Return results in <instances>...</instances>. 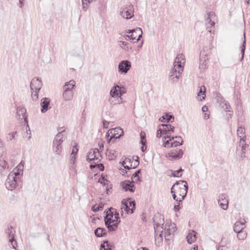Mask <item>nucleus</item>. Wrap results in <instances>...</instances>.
<instances>
[{
	"label": "nucleus",
	"mask_w": 250,
	"mask_h": 250,
	"mask_svg": "<svg viewBox=\"0 0 250 250\" xmlns=\"http://www.w3.org/2000/svg\"><path fill=\"white\" fill-rule=\"evenodd\" d=\"M174 127L169 124H162L157 127V137H162L163 146L166 148L176 147L183 144L181 137H171L174 132Z\"/></svg>",
	"instance_id": "1"
},
{
	"label": "nucleus",
	"mask_w": 250,
	"mask_h": 250,
	"mask_svg": "<svg viewBox=\"0 0 250 250\" xmlns=\"http://www.w3.org/2000/svg\"><path fill=\"white\" fill-rule=\"evenodd\" d=\"M188 189L187 182L181 180L176 182L171 189L174 199L177 202H181L186 197Z\"/></svg>",
	"instance_id": "2"
},
{
	"label": "nucleus",
	"mask_w": 250,
	"mask_h": 250,
	"mask_svg": "<svg viewBox=\"0 0 250 250\" xmlns=\"http://www.w3.org/2000/svg\"><path fill=\"white\" fill-rule=\"evenodd\" d=\"M104 222L109 230L113 231L117 229L120 220L119 214L115 209L111 208L107 211Z\"/></svg>",
	"instance_id": "3"
},
{
	"label": "nucleus",
	"mask_w": 250,
	"mask_h": 250,
	"mask_svg": "<svg viewBox=\"0 0 250 250\" xmlns=\"http://www.w3.org/2000/svg\"><path fill=\"white\" fill-rule=\"evenodd\" d=\"M101 157V155L98 149H91L89 151L87 159L89 162H91L92 163L95 164V165H90L91 168L97 167L100 170L102 171L104 170V167L103 164H97V163H98L100 161Z\"/></svg>",
	"instance_id": "4"
},
{
	"label": "nucleus",
	"mask_w": 250,
	"mask_h": 250,
	"mask_svg": "<svg viewBox=\"0 0 250 250\" xmlns=\"http://www.w3.org/2000/svg\"><path fill=\"white\" fill-rule=\"evenodd\" d=\"M121 214L125 217L127 214H131L133 213L135 209V202L131 201L130 199L124 200L122 202Z\"/></svg>",
	"instance_id": "5"
},
{
	"label": "nucleus",
	"mask_w": 250,
	"mask_h": 250,
	"mask_svg": "<svg viewBox=\"0 0 250 250\" xmlns=\"http://www.w3.org/2000/svg\"><path fill=\"white\" fill-rule=\"evenodd\" d=\"M124 135V131L120 127H115L108 130L107 132V140L108 143L114 141L113 139L119 138Z\"/></svg>",
	"instance_id": "6"
},
{
	"label": "nucleus",
	"mask_w": 250,
	"mask_h": 250,
	"mask_svg": "<svg viewBox=\"0 0 250 250\" xmlns=\"http://www.w3.org/2000/svg\"><path fill=\"white\" fill-rule=\"evenodd\" d=\"M120 15L125 19H131L134 16V8L132 4L126 5L120 9Z\"/></svg>",
	"instance_id": "7"
},
{
	"label": "nucleus",
	"mask_w": 250,
	"mask_h": 250,
	"mask_svg": "<svg viewBox=\"0 0 250 250\" xmlns=\"http://www.w3.org/2000/svg\"><path fill=\"white\" fill-rule=\"evenodd\" d=\"M185 58L183 54H181L177 56L173 63V67L178 69V73H182L185 63Z\"/></svg>",
	"instance_id": "8"
},
{
	"label": "nucleus",
	"mask_w": 250,
	"mask_h": 250,
	"mask_svg": "<svg viewBox=\"0 0 250 250\" xmlns=\"http://www.w3.org/2000/svg\"><path fill=\"white\" fill-rule=\"evenodd\" d=\"M183 154V151L181 149H172L167 153L166 157L169 160L174 161L181 159Z\"/></svg>",
	"instance_id": "9"
},
{
	"label": "nucleus",
	"mask_w": 250,
	"mask_h": 250,
	"mask_svg": "<svg viewBox=\"0 0 250 250\" xmlns=\"http://www.w3.org/2000/svg\"><path fill=\"white\" fill-rule=\"evenodd\" d=\"M42 86L41 79L38 77L33 78L30 82V88L32 92L38 94Z\"/></svg>",
	"instance_id": "10"
},
{
	"label": "nucleus",
	"mask_w": 250,
	"mask_h": 250,
	"mask_svg": "<svg viewBox=\"0 0 250 250\" xmlns=\"http://www.w3.org/2000/svg\"><path fill=\"white\" fill-rule=\"evenodd\" d=\"M139 164V161L136 160H131L129 158H126L122 162V165L125 168L128 169H134L137 167Z\"/></svg>",
	"instance_id": "11"
},
{
	"label": "nucleus",
	"mask_w": 250,
	"mask_h": 250,
	"mask_svg": "<svg viewBox=\"0 0 250 250\" xmlns=\"http://www.w3.org/2000/svg\"><path fill=\"white\" fill-rule=\"evenodd\" d=\"M6 187L8 190H12L14 189L17 185V180L16 176L12 173H10L7 179L6 183Z\"/></svg>",
	"instance_id": "12"
},
{
	"label": "nucleus",
	"mask_w": 250,
	"mask_h": 250,
	"mask_svg": "<svg viewBox=\"0 0 250 250\" xmlns=\"http://www.w3.org/2000/svg\"><path fill=\"white\" fill-rule=\"evenodd\" d=\"M131 67V63L127 60L121 61L118 65V71L121 74H126Z\"/></svg>",
	"instance_id": "13"
},
{
	"label": "nucleus",
	"mask_w": 250,
	"mask_h": 250,
	"mask_svg": "<svg viewBox=\"0 0 250 250\" xmlns=\"http://www.w3.org/2000/svg\"><path fill=\"white\" fill-rule=\"evenodd\" d=\"M182 73H178V69L172 67L169 74V80L172 83H177Z\"/></svg>",
	"instance_id": "14"
},
{
	"label": "nucleus",
	"mask_w": 250,
	"mask_h": 250,
	"mask_svg": "<svg viewBox=\"0 0 250 250\" xmlns=\"http://www.w3.org/2000/svg\"><path fill=\"white\" fill-rule=\"evenodd\" d=\"M215 18V15L214 12H209L207 14V17L206 19V23L207 25V29L209 32H211V30L209 29V24L211 25V27L214 26L215 22L214 21V20Z\"/></svg>",
	"instance_id": "15"
},
{
	"label": "nucleus",
	"mask_w": 250,
	"mask_h": 250,
	"mask_svg": "<svg viewBox=\"0 0 250 250\" xmlns=\"http://www.w3.org/2000/svg\"><path fill=\"white\" fill-rule=\"evenodd\" d=\"M208 59V55L205 54V52H201L199 59V68L200 69L203 70L206 68Z\"/></svg>",
	"instance_id": "16"
},
{
	"label": "nucleus",
	"mask_w": 250,
	"mask_h": 250,
	"mask_svg": "<svg viewBox=\"0 0 250 250\" xmlns=\"http://www.w3.org/2000/svg\"><path fill=\"white\" fill-rule=\"evenodd\" d=\"M166 233L168 235L173 234L177 230L176 224L171 222H167L165 225Z\"/></svg>",
	"instance_id": "17"
},
{
	"label": "nucleus",
	"mask_w": 250,
	"mask_h": 250,
	"mask_svg": "<svg viewBox=\"0 0 250 250\" xmlns=\"http://www.w3.org/2000/svg\"><path fill=\"white\" fill-rule=\"evenodd\" d=\"M121 186L126 191L134 192L135 189L134 184L129 181L123 182L121 183Z\"/></svg>",
	"instance_id": "18"
},
{
	"label": "nucleus",
	"mask_w": 250,
	"mask_h": 250,
	"mask_svg": "<svg viewBox=\"0 0 250 250\" xmlns=\"http://www.w3.org/2000/svg\"><path fill=\"white\" fill-rule=\"evenodd\" d=\"M126 92V89L125 87L116 85L111 89L109 94H125Z\"/></svg>",
	"instance_id": "19"
},
{
	"label": "nucleus",
	"mask_w": 250,
	"mask_h": 250,
	"mask_svg": "<svg viewBox=\"0 0 250 250\" xmlns=\"http://www.w3.org/2000/svg\"><path fill=\"white\" fill-rule=\"evenodd\" d=\"M59 137L60 135L58 134L53 143L54 146H56L55 151L58 154H60L61 152L62 146L61 145L63 141L61 138L59 139Z\"/></svg>",
	"instance_id": "20"
},
{
	"label": "nucleus",
	"mask_w": 250,
	"mask_h": 250,
	"mask_svg": "<svg viewBox=\"0 0 250 250\" xmlns=\"http://www.w3.org/2000/svg\"><path fill=\"white\" fill-rule=\"evenodd\" d=\"M118 45L126 52H129L132 49V47L130 43L123 41H119L118 42Z\"/></svg>",
	"instance_id": "21"
},
{
	"label": "nucleus",
	"mask_w": 250,
	"mask_h": 250,
	"mask_svg": "<svg viewBox=\"0 0 250 250\" xmlns=\"http://www.w3.org/2000/svg\"><path fill=\"white\" fill-rule=\"evenodd\" d=\"M50 104V99L48 98H43L41 100V105L42 106L41 111L44 113L48 109V105Z\"/></svg>",
	"instance_id": "22"
},
{
	"label": "nucleus",
	"mask_w": 250,
	"mask_h": 250,
	"mask_svg": "<svg viewBox=\"0 0 250 250\" xmlns=\"http://www.w3.org/2000/svg\"><path fill=\"white\" fill-rule=\"evenodd\" d=\"M121 95H110L109 102L113 104H120L122 102Z\"/></svg>",
	"instance_id": "23"
},
{
	"label": "nucleus",
	"mask_w": 250,
	"mask_h": 250,
	"mask_svg": "<svg viewBox=\"0 0 250 250\" xmlns=\"http://www.w3.org/2000/svg\"><path fill=\"white\" fill-rule=\"evenodd\" d=\"M75 85V82L74 80H70L69 82L66 83L63 87L64 92H68L72 91V89Z\"/></svg>",
	"instance_id": "24"
},
{
	"label": "nucleus",
	"mask_w": 250,
	"mask_h": 250,
	"mask_svg": "<svg viewBox=\"0 0 250 250\" xmlns=\"http://www.w3.org/2000/svg\"><path fill=\"white\" fill-rule=\"evenodd\" d=\"M245 227V223L240 221H237L234 225L233 229L234 231L237 233L243 230Z\"/></svg>",
	"instance_id": "25"
},
{
	"label": "nucleus",
	"mask_w": 250,
	"mask_h": 250,
	"mask_svg": "<svg viewBox=\"0 0 250 250\" xmlns=\"http://www.w3.org/2000/svg\"><path fill=\"white\" fill-rule=\"evenodd\" d=\"M125 32L126 33H128V34L133 33H135V34L139 33V34L138 38L136 39V42H138L140 40L141 38L142 37V34H143L142 30L141 28H136L135 29H132V30L127 29V30H125Z\"/></svg>",
	"instance_id": "26"
},
{
	"label": "nucleus",
	"mask_w": 250,
	"mask_h": 250,
	"mask_svg": "<svg viewBox=\"0 0 250 250\" xmlns=\"http://www.w3.org/2000/svg\"><path fill=\"white\" fill-rule=\"evenodd\" d=\"M24 167V163L21 162L19 165L15 168L13 172V174H14V176L16 177L20 175L22 172Z\"/></svg>",
	"instance_id": "27"
},
{
	"label": "nucleus",
	"mask_w": 250,
	"mask_h": 250,
	"mask_svg": "<svg viewBox=\"0 0 250 250\" xmlns=\"http://www.w3.org/2000/svg\"><path fill=\"white\" fill-rule=\"evenodd\" d=\"M98 182L100 183L103 187H105L106 190H107L109 182L107 179V176L102 175L98 180Z\"/></svg>",
	"instance_id": "28"
},
{
	"label": "nucleus",
	"mask_w": 250,
	"mask_h": 250,
	"mask_svg": "<svg viewBox=\"0 0 250 250\" xmlns=\"http://www.w3.org/2000/svg\"><path fill=\"white\" fill-rule=\"evenodd\" d=\"M237 132L238 137L240 138V141L245 142L246 139L245 128L241 126L239 127L237 129Z\"/></svg>",
	"instance_id": "29"
},
{
	"label": "nucleus",
	"mask_w": 250,
	"mask_h": 250,
	"mask_svg": "<svg viewBox=\"0 0 250 250\" xmlns=\"http://www.w3.org/2000/svg\"><path fill=\"white\" fill-rule=\"evenodd\" d=\"M187 241L188 243L191 244L195 242L196 240V232L192 231L189 232L187 236Z\"/></svg>",
	"instance_id": "30"
},
{
	"label": "nucleus",
	"mask_w": 250,
	"mask_h": 250,
	"mask_svg": "<svg viewBox=\"0 0 250 250\" xmlns=\"http://www.w3.org/2000/svg\"><path fill=\"white\" fill-rule=\"evenodd\" d=\"M106 155L109 160H114L117 156V154L116 151L110 149H108L107 150Z\"/></svg>",
	"instance_id": "31"
},
{
	"label": "nucleus",
	"mask_w": 250,
	"mask_h": 250,
	"mask_svg": "<svg viewBox=\"0 0 250 250\" xmlns=\"http://www.w3.org/2000/svg\"><path fill=\"white\" fill-rule=\"evenodd\" d=\"M220 207L223 209H227L228 207V201L227 199H222L219 200Z\"/></svg>",
	"instance_id": "32"
},
{
	"label": "nucleus",
	"mask_w": 250,
	"mask_h": 250,
	"mask_svg": "<svg viewBox=\"0 0 250 250\" xmlns=\"http://www.w3.org/2000/svg\"><path fill=\"white\" fill-rule=\"evenodd\" d=\"M105 229L99 228L95 230V234L98 237H102L105 234Z\"/></svg>",
	"instance_id": "33"
},
{
	"label": "nucleus",
	"mask_w": 250,
	"mask_h": 250,
	"mask_svg": "<svg viewBox=\"0 0 250 250\" xmlns=\"http://www.w3.org/2000/svg\"><path fill=\"white\" fill-rule=\"evenodd\" d=\"M202 111L203 113V117L205 120H207L209 117L210 112L208 110V107L206 105H204L202 107Z\"/></svg>",
	"instance_id": "34"
},
{
	"label": "nucleus",
	"mask_w": 250,
	"mask_h": 250,
	"mask_svg": "<svg viewBox=\"0 0 250 250\" xmlns=\"http://www.w3.org/2000/svg\"><path fill=\"white\" fill-rule=\"evenodd\" d=\"M101 250H112V245L107 241H104L101 246Z\"/></svg>",
	"instance_id": "35"
},
{
	"label": "nucleus",
	"mask_w": 250,
	"mask_h": 250,
	"mask_svg": "<svg viewBox=\"0 0 250 250\" xmlns=\"http://www.w3.org/2000/svg\"><path fill=\"white\" fill-rule=\"evenodd\" d=\"M83 9V11H86L88 8V5L93 1H95L97 0H82Z\"/></svg>",
	"instance_id": "36"
},
{
	"label": "nucleus",
	"mask_w": 250,
	"mask_h": 250,
	"mask_svg": "<svg viewBox=\"0 0 250 250\" xmlns=\"http://www.w3.org/2000/svg\"><path fill=\"white\" fill-rule=\"evenodd\" d=\"M140 173V170L136 171L131 177L132 183L133 184L137 183L140 180L139 174Z\"/></svg>",
	"instance_id": "37"
},
{
	"label": "nucleus",
	"mask_w": 250,
	"mask_h": 250,
	"mask_svg": "<svg viewBox=\"0 0 250 250\" xmlns=\"http://www.w3.org/2000/svg\"><path fill=\"white\" fill-rule=\"evenodd\" d=\"M79 150V148L78 147V145H76L72 149V153L71 154V157H72V161H73V163L74 162V160L76 159V155L78 153Z\"/></svg>",
	"instance_id": "38"
},
{
	"label": "nucleus",
	"mask_w": 250,
	"mask_h": 250,
	"mask_svg": "<svg viewBox=\"0 0 250 250\" xmlns=\"http://www.w3.org/2000/svg\"><path fill=\"white\" fill-rule=\"evenodd\" d=\"M171 119L174 120V118L172 116L168 114H166L161 117L159 120L161 122H169Z\"/></svg>",
	"instance_id": "39"
},
{
	"label": "nucleus",
	"mask_w": 250,
	"mask_h": 250,
	"mask_svg": "<svg viewBox=\"0 0 250 250\" xmlns=\"http://www.w3.org/2000/svg\"><path fill=\"white\" fill-rule=\"evenodd\" d=\"M244 41L243 42V44L240 47V49H241V54H242V58H241V60H242L243 59V58H244V53H245V49H246V39H245V33H244Z\"/></svg>",
	"instance_id": "40"
},
{
	"label": "nucleus",
	"mask_w": 250,
	"mask_h": 250,
	"mask_svg": "<svg viewBox=\"0 0 250 250\" xmlns=\"http://www.w3.org/2000/svg\"><path fill=\"white\" fill-rule=\"evenodd\" d=\"M237 237L239 240H244L246 238L247 236V232L244 231L242 230L241 231L237 232Z\"/></svg>",
	"instance_id": "41"
},
{
	"label": "nucleus",
	"mask_w": 250,
	"mask_h": 250,
	"mask_svg": "<svg viewBox=\"0 0 250 250\" xmlns=\"http://www.w3.org/2000/svg\"><path fill=\"white\" fill-rule=\"evenodd\" d=\"M25 112L26 110L24 108L21 107L17 109V114L19 115V117L22 116L23 118H24Z\"/></svg>",
	"instance_id": "42"
},
{
	"label": "nucleus",
	"mask_w": 250,
	"mask_h": 250,
	"mask_svg": "<svg viewBox=\"0 0 250 250\" xmlns=\"http://www.w3.org/2000/svg\"><path fill=\"white\" fill-rule=\"evenodd\" d=\"M183 171V170L182 169H180L178 170H175L172 173V175L173 176V177H181V175H182V173L181 172Z\"/></svg>",
	"instance_id": "43"
},
{
	"label": "nucleus",
	"mask_w": 250,
	"mask_h": 250,
	"mask_svg": "<svg viewBox=\"0 0 250 250\" xmlns=\"http://www.w3.org/2000/svg\"><path fill=\"white\" fill-rule=\"evenodd\" d=\"M141 143L142 144L143 146L142 147V151L144 152L146 149V139L141 140Z\"/></svg>",
	"instance_id": "44"
},
{
	"label": "nucleus",
	"mask_w": 250,
	"mask_h": 250,
	"mask_svg": "<svg viewBox=\"0 0 250 250\" xmlns=\"http://www.w3.org/2000/svg\"><path fill=\"white\" fill-rule=\"evenodd\" d=\"M199 91L197 92V94H205L206 93V87L205 86L202 85L200 87H199Z\"/></svg>",
	"instance_id": "45"
},
{
	"label": "nucleus",
	"mask_w": 250,
	"mask_h": 250,
	"mask_svg": "<svg viewBox=\"0 0 250 250\" xmlns=\"http://www.w3.org/2000/svg\"><path fill=\"white\" fill-rule=\"evenodd\" d=\"M102 208V207H99V206H98L96 205H95L92 207V209L93 211L96 212V211H98L99 210H100V208Z\"/></svg>",
	"instance_id": "46"
},
{
	"label": "nucleus",
	"mask_w": 250,
	"mask_h": 250,
	"mask_svg": "<svg viewBox=\"0 0 250 250\" xmlns=\"http://www.w3.org/2000/svg\"><path fill=\"white\" fill-rule=\"evenodd\" d=\"M180 202H178L177 203V205H175L174 206V209L176 210V211H179L180 208H181L180 207Z\"/></svg>",
	"instance_id": "47"
},
{
	"label": "nucleus",
	"mask_w": 250,
	"mask_h": 250,
	"mask_svg": "<svg viewBox=\"0 0 250 250\" xmlns=\"http://www.w3.org/2000/svg\"><path fill=\"white\" fill-rule=\"evenodd\" d=\"M122 36L124 37V39H125L126 41H130L131 40L130 35H122Z\"/></svg>",
	"instance_id": "48"
},
{
	"label": "nucleus",
	"mask_w": 250,
	"mask_h": 250,
	"mask_svg": "<svg viewBox=\"0 0 250 250\" xmlns=\"http://www.w3.org/2000/svg\"><path fill=\"white\" fill-rule=\"evenodd\" d=\"M141 139L143 140L146 139V133L144 131H141L140 133Z\"/></svg>",
	"instance_id": "49"
},
{
	"label": "nucleus",
	"mask_w": 250,
	"mask_h": 250,
	"mask_svg": "<svg viewBox=\"0 0 250 250\" xmlns=\"http://www.w3.org/2000/svg\"><path fill=\"white\" fill-rule=\"evenodd\" d=\"M202 98L200 97V95H198L197 100L202 101L205 99L206 95H202Z\"/></svg>",
	"instance_id": "50"
},
{
	"label": "nucleus",
	"mask_w": 250,
	"mask_h": 250,
	"mask_svg": "<svg viewBox=\"0 0 250 250\" xmlns=\"http://www.w3.org/2000/svg\"><path fill=\"white\" fill-rule=\"evenodd\" d=\"M135 33H132V34L130 35L131 39V40H136V36H135Z\"/></svg>",
	"instance_id": "51"
},
{
	"label": "nucleus",
	"mask_w": 250,
	"mask_h": 250,
	"mask_svg": "<svg viewBox=\"0 0 250 250\" xmlns=\"http://www.w3.org/2000/svg\"><path fill=\"white\" fill-rule=\"evenodd\" d=\"M99 145L100 146V148L101 149L102 148L104 147V143L103 141H100V142L99 143Z\"/></svg>",
	"instance_id": "52"
},
{
	"label": "nucleus",
	"mask_w": 250,
	"mask_h": 250,
	"mask_svg": "<svg viewBox=\"0 0 250 250\" xmlns=\"http://www.w3.org/2000/svg\"><path fill=\"white\" fill-rule=\"evenodd\" d=\"M22 0H19V2L20 3V7H21L22 6V5H23V3L22 2Z\"/></svg>",
	"instance_id": "53"
},
{
	"label": "nucleus",
	"mask_w": 250,
	"mask_h": 250,
	"mask_svg": "<svg viewBox=\"0 0 250 250\" xmlns=\"http://www.w3.org/2000/svg\"><path fill=\"white\" fill-rule=\"evenodd\" d=\"M106 123H107V122H106V121H104V123H103L104 126L105 128H107V126H106Z\"/></svg>",
	"instance_id": "54"
},
{
	"label": "nucleus",
	"mask_w": 250,
	"mask_h": 250,
	"mask_svg": "<svg viewBox=\"0 0 250 250\" xmlns=\"http://www.w3.org/2000/svg\"><path fill=\"white\" fill-rule=\"evenodd\" d=\"M209 29H211V32L212 31H214V30L213 29V28H214V26L211 27V25L209 24Z\"/></svg>",
	"instance_id": "55"
},
{
	"label": "nucleus",
	"mask_w": 250,
	"mask_h": 250,
	"mask_svg": "<svg viewBox=\"0 0 250 250\" xmlns=\"http://www.w3.org/2000/svg\"><path fill=\"white\" fill-rule=\"evenodd\" d=\"M137 250H148L147 249L144 248H140L138 249Z\"/></svg>",
	"instance_id": "56"
},
{
	"label": "nucleus",
	"mask_w": 250,
	"mask_h": 250,
	"mask_svg": "<svg viewBox=\"0 0 250 250\" xmlns=\"http://www.w3.org/2000/svg\"><path fill=\"white\" fill-rule=\"evenodd\" d=\"M13 237H12V238H11V239H10V241L11 242H12V241H13Z\"/></svg>",
	"instance_id": "57"
},
{
	"label": "nucleus",
	"mask_w": 250,
	"mask_h": 250,
	"mask_svg": "<svg viewBox=\"0 0 250 250\" xmlns=\"http://www.w3.org/2000/svg\"><path fill=\"white\" fill-rule=\"evenodd\" d=\"M218 250H223V248H220Z\"/></svg>",
	"instance_id": "58"
},
{
	"label": "nucleus",
	"mask_w": 250,
	"mask_h": 250,
	"mask_svg": "<svg viewBox=\"0 0 250 250\" xmlns=\"http://www.w3.org/2000/svg\"><path fill=\"white\" fill-rule=\"evenodd\" d=\"M145 218H143V221H145Z\"/></svg>",
	"instance_id": "59"
},
{
	"label": "nucleus",
	"mask_w": 250,
	"mask_h": 250,
	"mask_svg": "<svg viewBox=\"0 0 250 250\" xmlns=\"http://www.w3.org/2000/svg\"><path fill=\"white\" fill-rule=\"evenodd\" d=\"M145 218H143V221H145Z\"/></svg>",
	"instance_id": "60"
}]
</instances>
